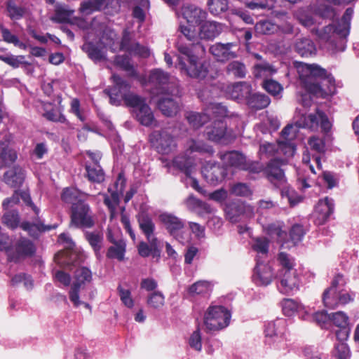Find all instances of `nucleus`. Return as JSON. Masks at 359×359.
<instances>
[{
  "label": "nucleus",
  "instance_id": "nucleus-38",
  "mask_svg": "<svg viewBox=\"0 0 359 359\" xmlns=\"http://www.w3.org/2000/svg\"><path fill=\"white\" fill-rule=\"evenodd\" d=\"M220 158L226 161V163L233 167L242 169V166L245 161V156L236 151L226 152L224 154H220Z\"/></svg>",
  "mask_w": 359,
  "mask_h": 359
},
{
  "label": "nucleus",
  "instance_id": "nucleus-62",
  "mask_svg": "<svg viewBox=\"0 0 359 359\" xmlns=\"http://www.w3.org/2000/svg\"><path fill=\"white\" fill-rule=\"evenodd\" d=\"M165 297L163 294L158 291L150 294L147 299V304L154 309H159L164 305Z\"/></svg>",
  "mask_w": 359,
  "mask_h": 359
},
{
  "label": "nucleus",
  "instance_id": "nucleus-2",
  "mask_svg": "<svg viewBox=\"0 0 359 359\" xmlns=\"http://www.w3.org/2000/svg\"><path fill=\"white\" fill-rule=\"evenodd\" d=\"M138 226L146 237L147 242L141 241L137 245V251L140 257L146 258L151 256L158 262L161 255L160 241L154 236L156 225L151 215L146 211H140L136 215Z\"/></svg>",
  "mask_w": 359,
  "mask_h": 359
},
{
  "label": "nucleus",
  "instance_id": "nucleus-33",
  "mask_svg": "<svg viewBox=\"0 0 359 359\" xmlns=\"http://www.w3.org/2000/svg\"><path fill=\"white\" fill-rule=\"evenodd\" d=\"M224 212L226 218L232 223L238 222L239 217L244 213V207L238 201H232L226 204Z\"/></svg>",
  "mask_w": 359,
  "mask_h": 359
},
{
  "label": "nucleus",
  "instance_id": "nucleus-50",
  "mask_svg": "<svg viewBox=\"0 0 359 359\" xmlns=\"http://www.w3.org/2000/svg\"><path fill=\"white\" fill-rule=\"evenodd\" d=\"M20 215L17 210L6 212L2 217V222L11 229H15L20 224Z\"/></svg>",
  "mask_w": 359,
  "mask_h": 359
},
{
  "label": "nucleus",
  "instance_id": "nucleus-29",
  "mask_svg": "<svg viewBox=\"0 0 359 359\" xmlns=\"http://www.w3.org/2000/svg\"><path fill=\"white\" fill-rule=\"evenodd\" d=\"M294 49L302 57H310L315 55L316 53V48L314 43L309 38L297 39Z\"/></svg>",
  "mask_w": 359,
  "mask_h": 359
},
{
  "label": "nucleus",
  "instance_id": "nucleus-44",
  "mask_svg": "<svg viewBox=\"0 0 359 359\" xmlns=\"http://www.w3.org/2000/svg\"><path fill=\"white\" fill-rule=\"evenodd\" d=\"M339 291L326 288L322 294L323 305L330 309H334L338 306Z\"/></svg>",
  "mask_w": 359,
  "mask_h": 359
},
{
  "label": "nucleus",
  "instance_id": "nucleus-28",
  "mask_svg": "<svg viewBox=\"0 0 359 359\" xmlns=\"http://www.w3.org/2000/svg\"><path fill=\"white\" fill-rule=\"evenodd\" d=\"M185 203L190 210L201 216L213 212V208L210 204L196 198L194 195H190L187 198Z\"/></svg>",
  "mask_w": 359,
  "mask_h": 359
},
{
  "label": "nucleus",
  "instance_id": "nucleus-13",
  "mask_svg": "<svg viewBox=\"0 0 359 359\" xmlns=\"http://www.w3.org/2000/svg\"><path fill=\"white\" fill-rule=\"evenodd\" d=\"M207 138L217 143L226 144L229 140V134L226 123L222 120H216L206 127L205 131Z\"/></svg>",
  "mask_w": 359,
  "mask_h": 359
},
{
  "label": "nucleus",
  "instance_id": "nucleus-43",
  "mask_svg": "<svg viewBox=\"0 0 359 359\" xmlns=\"http://www.w3.org/2000/svg\"><path fill=\"white\" fill-rule=\"evenodd\" d=\"M228 74H232L236 78H244L247 73L245 64L238 60H233L229 62L225 68Z\"/></svg>",
  "mask_w": 359,
  "mask_h": 359
},
{
  "label": "nucleus",
  "instance_id": "nucleus-4",
  "mask_svg": "<svg viewBox=\"0 0 359 359\" xmlns=\"http://www.w3.org/2000/svg\"><path fill=\"white\" fill-rule=\"evenodd\" d=\"M231 317V312L224 306H210L205 312L203 323L208 331H218L229 325Z\"/></svg>",
  "mask_w": 359,
  "mask_h": 359
},
{
  "label": "nucleus",
  "instance_id": "nucleus-24",
  "mask_svg": "<svg viewBox=\"0 0 359 359\" xmlns=\"http://www.w3.org/2000/svg\"><path fill=\"white\" fill-rule=\"evenodd\" d=\"M20 226L22 230L27 231L29 236L34 238H37L41 233L55 228V226L44 224L39 217L36 219L34 222L24 221L20 223Z\"/></svg>",
  "mask_w": 359,
  "mask_h": 359
},
{
  "label": "nucleus",
  "instance_id": "nucleus-46",
  "mask_svg": "<svg viewBox=\"0 0 359 359\" xmlns=\"http://www.w3.org/2000/svg\"><path fill=\"white\" fill-rule=\"evenodd\" d=\"M207 6L212 15L218 16L229 9V0H208Z\"/></svg>",
  "mask_w": 359,
  "mask_h": 359
},
{
  "label": "nucleus",
  "instance_id": "nucleus-22",
  "mask_svg": "<svg viewBox=\"0 0 359 359\" xmlns=\"http://www.w3.org/2000/svg\"><path fill=\"white\" fill-rule=\"evenodd\" d=\"M281 292L288 293L299 286V277L296 269L280 271Z\"/></svg>",
  "mask_w": 359,
  "mask_h": 359
},
{
  "label": "nucleus",
  "instance_id": "nucleus-47",
  "mask_svg": "<svg viewBox=\"0 0 359 359\" xmlns=\"http://www.w3.org/2000/svg\"><path fill=\"white\" fill-rule=\"evenodd\" d=\"M174 165L182 171L186 176L190 177L194 165L193 160L185 156H178L173 161Z\"/></svg>",
  "mask_w": 359,
  "mask_h": 359
},
{
  "label": "nucleus",
  "instance_id": "nucleus-14",
  "mask_svg": "<svg viewBox=\"0 0 359 359\" xmlns=\"http://www.w3.org/2000/svg\"><path fill=\"white\" fill-rule=\"evenodd\" d=\"M177 65L182 72L191 78L203 79L208 72L206 65L198 62V57H196L194 62H188V65L183 60L182 57H179Z\"/></svg>",
  "mask_w": 359,
  "mask_h": 359
},
{
  "label": "nucleus",
  "instance_id": "nucleus-55",
  "mask_svg": "<svg viewBox=\"0 0 359 359\" xmlns=\"http://www.w3.org/2000/svg\"><path fill=\"white\" fill-rule=\"evenodd\" d=\"M18 155L14 149L8 147L0 149V158L5 166H9L17 159Z\"/></svg>",
  "mask_w": 359,
  "mask_h": 359
},
{
  "label": "nucleus",
  "instance_id": "nucleus-19",
  "mask_svg": "<svg viewBox=\"0 0 359 359\" xmlns=\"http://www.w3.org/2000/svg\"><path fill=\"white\" fill-rule=\"evenodd\" d=\"M207 13L202 8L193 5H186L182 8V15L189 24L201 25L207 18Z\"/></svg>",
  "mask_w": 359,
  "mask_h": 359
},
{
  "label": "nucleus",
  "instance_id": "nucleus-37",
  "mask_svg": "<svg viewBox=\"0 0 359 359\" xmlns=\"http://www.w3.org/2000/svg\"><path fill=\"white\" fill-rule=\"evenodd\" d=\"M105 5V0H87L81 4L79 11L84 15H90L94 11L102 10Z\"/></svg>",
  "mask_w": 359,
  "mask_h": 359
},
{
  "label": "nucleus",
  "instance_id": "nucleus-34",
  "mask_svg": "<svg viewBox=\"0 0 359 359\" xmlns=\"http://www.w3.org/2000/svg\"><path fill=\"white\" fill-rule=\"evenodd\" d=\"M335 92L336 91H332V93L327 94L326 91H304L299 93L298 102L304 107H310L314 98L318 97L324 98L326 95H333Z\"/></svg>",
  "mask_w": 359,
  "mask_h": 359
},
{
  "label": "nucleus",
  "instance_id": "nucleus-59",
  "mask_svg": "<svg viewBox=\"0 0 359 359\" xmlns=\"http://www.w3.org/2000/svg\"><path fill=\"white\" fill-rule=\"evenodd\" d=\"M252 248V250L257 253L267 255L269 248V240L266 237L256 238Z\"/></svg>",
  "mask_w": 359,
  "mask_h": 359
},
{
  "label": "nucleus",
  "instance_id": "nucleus-21",
  "mask_svg": "<svg viewBox=\"0 0 359 359\" xmlns=\"http://www.w3.org/2000/svg\"><path fill=\"white\" fill-rule=\"evenodd\" d=\"M253 276L262 285H269L275 278L272 267L269 264L260 262L258 259L254 269Z\"/></svg>",
  "mask_w": 359,
  "mask_h": 359
},
{
  "label": "nucleus",
  "instance_id": "nucleus-32",
  "mask_svg": "<svg viewBox=\"0 0 359 359\" xmlns=\"http://www.w3.org/2000/svg\"><path fill=\"white\" fill-rule=\"evenodd\" d=\"M88 196V194L82 192L76 188L66 187L63 189L60 197L64 203L73 205L79 200H83V197Z\"/></svg>",
  "mask_w": 359,
  "mask_h": 359
},
{
  "label": "nucleus",
  "instance_id": "nucleus-64",
  "mask_svg": "<svg viewBox=\"0 0 359 359\" xmlns=\"http://www.w3.org/2000/svg\"><path fill=\"white\" fill-rule=\"evenodd\" d=\"M316 13L323 19H332L335 16V10L329 5H320L316 10Z\"/></svg>",
  "mask_w": 359,
  "mask_h": 359
},
{
  "label": "nucleus",
  "instance_id": "nucleus-60",
  "mask_svg": "<svg viewBox=\"0 0 359 359\" xmlns=\"http://www.w3.org/2000/svg\"><path fill=\"white\" fill-rule=\"evenodd\" d=\"M210 285L208 282L199 280L192 284L188 289L190 295L201 294L208 292Z\"/></svg>",
  "mask_w": 359,
  "mask_h": 359
},
{
  "label": "nucleus",
  "instance_id": "nucleus-57",
  "mask_svg": "<svg viewBox=\"0 0 359 359\" xmlns=\"http://www.w3.org/2000/svg\"><path fill=\"white\" fill-rule=\"evenodd\" d=\"M353 13V10L352 8H346L345 13H344L340 21L337 22V24L341 27L342 30H341V33L344 35H348L349 34L350 30V22Z\"/></svg>",
  "mask_w": 359,
  "mask_h": 359
},
{
  "label": "nucleus",
  "instance_id": "nucleus-48",
  "mask_svg": "<svg viewBox=\"0 0 359 359\" xmlns=\"http://www.w3.org/2000/svg\"><path fill=\"white\" fill-rule=\"evenodd\" d=\"M186 118L187 119L189 124L196 129L203 126L210 119L209 116L206 114L193 111L189 112L186 115Z\"/></svg>",
  "mask_w": 359,
  "mask_h": 359
},
{
  "label": "nucleus",
  "instance_id": "nucleus-53",
  "mask_svg": "<svg viewBox=\"0 0 359 359\" xmlns=\"http://www.w3.org/2000/svg\"><path fill=\"white\" fill-rule=\"evenodd\" d=\"M280 305L283 313L286 316H293L301 307V304L292 299H283Z\"/></svg>",
  "mask_w": 359,
  "mask_h": 359
},
{
  "label": "nucleus",
  "instance_id": "nucleus-25",
  "mask_svg": "<svg viewBox=\"0 0 359 359\" xmlns=\"http://www.w3.org/2000/svg\"><path fill=\"white\" fill-rule=\"evenodd\" d=\"M245 103L249 107L255 109H262L266 107L270 103L269 97L259 93L245 91Z\"/></svg>",
  "mask_w": 359,
  "mask_h": 359
},
{
  "label": "nucleus",
  "instance_id": "nucleus-63",
  "mask_svg": "<svg viewBox=\"0 0 359 359\" xmlns=\"http://www.w3.org/2000/svg\"><path fill=\"white\" fill-rule=\"evenodd\" d=\"M135 43L136 41L133 39L130 32L125 29L123 32V36L120 44V49L129 53L134 43Z\"/></svg>",
  "mask_w": 359,
  "mask_h": 359
},
{
  "label": "nucleus",
  "instance_id": "nucleus-6",
  "mask_svg": "<svg viewBox=\"0 0 359 359\" xmlns=\"http://www.w3.org/2000/svg\"><path fill=\"white\" fill-rule=\"evenodd\" d=\"M284 165V161L274 158L264 165L263 175L276 189H280L287 185V177L283 168Z\"/></svg>",
  "mask_w": 359,
  "mask_h": 359
},
{
  "label": "nucleus",
  "instance_id": "nucleus-8",
  "mask_svg": "<svg viewBox=\"0 0 359 359\" xmlns=\"http://www.w3.org/2000/svg\"><path fill=\"white\" fill-rule=\"evenodd\" d=\"M159 218L168 233L175 239L181 243L188 240L184 236L185 224L182 219L169 213L161 214Z\"/></svg>",
  "mask_w": 359,
  "mask_h": 359
},
{
  "label": "nucleus",
  "instance_id": "nucleus-61",
  "mask_svg": "<svg viewBox=\"0 0 359 359\" xmlns=\"http://www.w3.org/2000/svg\"><path fill=\"white\" fill-rule=\"evenodd\" d=\"M275 1L273 0H256L248 3L247 6L252 10H272L274 8Z\"/></svg>",
  "mask_w": 359,
  "mask_h": 359
},
{
  "label": "nucleus",
  "instance_id": "nucleus-51",
  "mask_svg": "<svg viewBox=\"0 0 359 359\" xmlns=\"http://www.w3.org/2000/svg\"><path fill=\"white\" fill-rule=\"evenodd\" d=\"M0 60L4 62L7 65L11 66L13 68H18L20 65L25 66H30L31 63L29 62L25 61L24 55H0Z\"/></svg>",
  "mask_w": 359,
  "mask_h": 359
},
{
  "label": "nucleus",
  "instance_id": "nucleus-30",
  "mask_svg": "<svg viewBox=\"0 0 359 359\" xmlns=\"http://www.w3.org/2000/svg\"><path fill=\"white\" fill-rule=\"evenodd\" d=\"M175 78L161 69L151 70L148 76V83L154 86H163L174 83Z\"/></svg>",
  "mask_w": 359,
  "mask_h": 359
},
{
  "label": "nucleus",
  "instance_id": "nucleus-15",
  "mask_svg": "<svg viewBox=\"0 0 359 359\" xmlns=\"http://www.w3.org/2000/svg\"><path fill=\"white\" fill-rule=\"evenodd\" d=\"M235 46L233 43L218 42L210 47L209 52L217 62L224 63L237 57L236 53L232 50Z\"/></svg>",
  "mask_w": 359,
  "mask_h": 359
},
{
  "label": "nucleus",
  "instance_id": "nucleus-20",
  "mask_svg": "<svg viewBox=\"0 0 359 359\" xmlns=\"http://www.w3.org/2000/svg\"><path fill=\"white\" fill-rule=\"evenodd\" d=\"M334 203L332 198L325 197L323 200H320L316 208V213L317 214V221L319 224L325 223L334 212Z\"/></svg>",
  "mask_w": 359,
  "mask_h": 359
},
{
  "label": "nucleus",
  "instance_id": "nucleus-27",
  "mask_svg": "<svg viewBox=\"0 0 359 359\" xmlns=\"http://www.w3.org/2000/svg\"><path fill=\"white\" fill-rule=\"evenodd\" d=\"M5 182L11 187H20L25 180L24 170L19 165H15L4 175Z\"/></svg>",
  "mask_w": 359,
  "mask_h": 359
},
{
  "label": "nucleus",
  "instance_id": "nucleus-26",
  "mask_svg": "<svg viewBox=\"0 0 359 359\" xmlns=\"http://www.w3.org/2000/svg\"><path fill=\"white\" fill-rule=\"evenodd\" d=\"M41 104L43 109L42 116L47 121L61 123H65L67 121L60 110L53 107V103L50 101L43 100L41 101Z\"/></svg>",
  "mask_w": 359,
  "mask_h": 359
},
{
  "label": "nucleus",
  "instance_id": "nucleus-10",
  "mask_svg": "<svg viewBox=\"0 0 359 359\" xmlns=\"http://www.w3.org/2000/svg\"><path fill=\"white\" fill-rule=\"evenodd\" d=\"M149 142L161 154H168L177 147L173 136L165 130L153 131L149 135Z\"/></svg>",
  "mask_w": 359,
  "mask_h": 359
},
{
  "label": "nucleus",
  "instance_id": "nucleus-58",
  "mask_svg": "<svg viewBox=\"0 0 359 359\" xmlns=\"http://www.w3.org/2000/svg\"><path fill=\"white\" fill-rule=\"evenodd\" d=\"M305 234L304 226L299 224H294L290 230V237L294 244L302 241Z\"/></svg>",
  "mask_w": 359,
  "mask_h": 359
},
{
  "label": "nucleus",
  "instance_id": "nucleus-17",
  "mask_svg": "<svg viewBox=\"0 0 359 359\" xmlns=\"http://www.w3.org/2000/svg\"><path fill=\"white\" fill-rule=\"evenodd\" d=\"M109 98V102L112 105L130 106L137 104L139 101V95L134 93L133 91H104Z\"/></svg>",
  "mask_w": 359,
  "mask_h": 359
},
{
  "label": "nucleus",
  "instance_id": "nucleus-1",
  "mask_svg": "<svg viewBox=\"0 0 359 359\" xmlns=\"http://www.w3.org/2000/svg\"><path fill=\"white\" fill-rule=\"evenodd\" d=\"M294 65L305 90H324L325 87L335 90L343 87L341 81H336L330 73L318 65L302 62H295Z\"/></svg>",
  "mask_w": 359,
  "mask_h": 359
},
{
  "label": "nucleus",
  "instance_id": "nucleus-11",
  "mask_svg": "<svg viewBox=\"0 0 359 359\" xmlns=\"http://www.w3.org/2000/svg\"><path fill=\"white\" fill-rule=\"evenodd\" d=\"M74 278L75 280L69 290V297L74 306L78 307L81 304L79 294L81 287L92 280V272L88 268L82 266L75 271Z\"/></svg>",
  "mask_w": 359,
  "mask_h": 359
},
{
  "label": "nucleus",
  "instance_id": "nucleus-45",
  "mask_svg": "<svg viewBox=\"0 0 359 359\" xmlns=\"http://www.w3.org/2000/svg\"><path fill=\"white\" fill-rule=\"evenodd\" d=\"M276 72V69L266 61L260 62L254 66V74L256 78H268Z\"/></svg>",
  "mask_w": 359,
  "mask_h": 359
},
{
  "label": "nucleus",
  "instance_id": "nucleus-54",
  "mask_svg": "<svg viewBox=\"0 0 359 359\" xmlns=\"http://www.w3.org/2000/svg\"><path fill=\"white\" fill-rule=\"evenodd\" d=\"M277 29V26L269 20H261L255 25V31L257 34H271Z\"/></svg>",
  "mask_w": 359,
  "mask_h": 359
},
{
  "label": "nucleus",
  "instance_id": "nucleus-52",
  "mask_svg": "<svg viewBox=\"0 0 359 359\" xmlns=\"http://www.w3.org/2000/svg\"><path fill=\"white\" fill-rule=\"evenodd\" d=\"M114 62L117 66L128 72L130 76H137V72L130 64V59L127 55H116L114 58Z\"/></svg>",
  "mask_w": 359,
  "mask_h": 359
},
{
  "label": "nucleus",
  "instance_id": "nucleus-12",
  "mask_svg": "<svg viewBox=\"0 0 359 359\" xmlns=\"http://www.w3.org/2000/svg\"><path fill=\"white\" fill-rule=\"evenodd\" d=\"M139 101L130 107L134 108L136 120L142 126L149 127L156 126V120L151 107L147 104V99L139 95Z\"/></svg>",
  "mask_w": 359,
  "mask_h": 359
},
{
  "label": "nucleus",
  "instance_id": "nucleus-35",
  "mask_svg": "<svg viewBox=\"0 0 359 359\" xmlns=\"http://www.w3.org/2000/svg\"><path fill=\"white\" fill-rule=\"evenodd\" d=\"M88 57L95 62H100L104 59V54L102 50L95 43L91 41L86 42L81 46Z\"/></svg>",
  "mask_w": 359,
  "mask_h": 359
},
{
  "label": "nucleus",
  "instance_id": "nucleus-41",
  "mask_svg": "<svg viewBox=\"0 0 359 359\" xmlns=\"http://www.w3.org/2000/svg\"><path fill=\"white\" fill-rule=\"evenodd\" d=\"M187 150L190 153L197 152L199 154H212L214 149L211 146L208 145L203 141L191 139L187 142Z\"/></svg>",
  "mask_w": 359,
  "mask_h": 359
},
{
  "label": "nucleus",
  "instance_id": "nucleus-36",
  "mask_svg": "<svg viewBox=\"0 0 359 359\" xmlns=\"http://www.w3.org/2000/svg\"><path fill=\"white\" fill-rule=\"evenodd\" d=\"M126 245L124 241L120 240L118 243L110 246L107 252L106 256L108 259H116L119 262L124 260Z\"/></svg>",
  "mask_w": 359,
  "mask_h": 359
},
{
  "label": "nucleus",
  "instance_id": "nucleus-31",
  "mask_svg": "<svg viewBox=\"0 0 359 359\" xmlns=\"http://www.w3.org/2000/svg\"><path fill=\"white\" fill-rule=\"evenodd\" d=\"M84 237L93 250L95 256L100 257V250L103 246V233L99 231H86L84 232Z\"/></svg>",
  "mask_w": 359,
  "mask_h": 359
},
{
  "label": "nucleus",
  "instance_id": "nucleus-39",
  "mask_svg": "<svg viewBox=\"0 0 359 359\" xmlns=\"http://www.w3.org/2000/svg\"><path fill=\"white\" fill-rule=\"evenodd\" d=\"M85 169L90 182L100 184L104 181V172L100 165L90 166L86 164Z\"/></svg>",
  "mask_w": 359,
  "mask_h": 359
},
{
  "label": "nucleus",
  "instance_id": "nucleus-18",
  "mask_svg": "<svg viewBox=\"0 0 359 359\" xmlns=\"http://www.w3.org/2000/svg\"><path fill=\"white\" fill-rule=\"evenodd\" d=\"M156 107L166 117L176 116L180 109L179 102L169 93H163L159 96L156 102Z\"/></svg>",
  "mask_w": 359,
  "mask_h": 359
},
{
  "label": "nucleus",
  "instance_id": "nucleus-7",
  "mask_svg": "<svg viewBox=\"0 0 359 359\" xmlns=\"http://www.w3.org/2000/svg\"><path fill=\"white\" fill-rule=\"evenodd\" d=\"M71 224L79 229H90L95 225L90 205L79 200L71 207Z\"/></svg>",
  "mask_w": 359,
  "mask_h": 359
},
{
  "label": "nucleus",
  "instance_id": "nucleus-49",
  "mask_svg": "<svg viewBox=\"0 0 359 359\" xmlns=\"http://www.w3.org/2000/svg\"><path fill=\"white\" fill-rule=\"evenodd\" d=\"M6 11L8 12V17L13 20H18L22 18L26 13L25 8L18 6L12 0H8L7 1Z\"/></svg>",
  "mask_w": 359,
  "mask_h": 359
},
{
  "label": "nucleus",
  "instance_id": "nucleus-3",
  "mask_svg": "<svg viewBox=\"0 0 359 359\" xmlns=\"http://www.w3.org/2000/svg\"><path fill=\"white\" fill-rule=\"evenodd\" d=\"M295 126L299 128H306L313 131L320 127L324 134H327L332 127L327 114L320 108H316L314 113L302 114L295 121Z\"/></svg>",
  "mask_w": 359,
  "mask_h": 359
},
{
  "label": "nucleus",
  "instance_id": "nucleus-56",
  "mask_svg": "<svg viewBox=\"0 0 359 359\" xmlns=\"http://www.w3.org/2000/svg\"><path fill=\"white\" fill-rule=\"evenodd\" d=\"M229 191L233 195L243 197L248 196L252 194L249 186L242 182H238L231 185Z\"/></svg>",
  "mask_w": 359,
  "mask_h": 359
},
{
  "label": "nucleus",
  "instance_id": "nucleus-9",
  "mask_svg": "<svg viewBox=\"0 0 359 359\" xmlns=\"http://www.w3.org/2000/svg\"><path fill=\"white\" fill-rule=\"evenodd\" d=\"M8 255V260L17 263L21 258L33 256L36 252L34 244L26 238H20L15 243L13 248H10L7 241V248L5 249Z\"/></svg>",
  "mask_w": 359,
  "mask_h": 359
},
{
  "label": "nucleus",
  "instance_id": "nucleus-16",
  "mask_svg": "<svg viewBox=\"0 0 359 359\" xmlns=\"http://www.w3.org/2000/svg\"><path fill=\"white\" fill-rule=\"evenodd\" d=\"M202 174L208 183L215 185L224 180L227 172L226 168L219 163H207L202 168Z\"/></svg>",
  "mask_w": 359,
  "mask_h": 359
},
{
  "label": "nucleus",
  "instance_id": "nucleus-23",
  "mask_svg": "<svg viewBox=\"0 0 359 359\" xmlns=\"http://www.w3.org/2000/svg\"><path fill=\"white\" fill-rule=\"evenodd\" d=\"M222 31V25L215 21H205L203 23L198 32L201 39L212 40L220 34Z\"/></svg>",
  "mask_w": 359,
  "mask_h": 359
},
{
  "label": "nucleus",
  "instance_id": "nucleus-42",
  "mask_svg": "<svg viewBox=\"0 0 359 359\" xmlns=\"http://www.w3.org/2000/svg\"><path fill=\"white\" fill-rule=\"evenodd\" d=\"M126 185V179L123 172L118 173L116 181L114 183L116 190L112 191L111 188H108V191L111 194V198L115 205H118L119 202L118 192L122 193Z\"/></svg>",
  "mask_w": 359,
  "mask_h": 359
},
{
  "label": "nucleus",
  "instance_id": "nucleus-5",
  "mask_svg": "<svg viewBox=\"0 0 359 359\" xmlns=\"http://www.w3.org/2000/svg\"><path fill=\"white\" fill-rule=\"evenodd\" d=\"M341 30H342L341 27L336 23L330 24L321 29L314 28L312 29V32L321 41L325 42L328 48L338 51L344 50V39L348 36L342 34Z\"/></svg>",
  "mask_w": 359,
  "mask_h": 359
},
{
  "label": "nucleus",
  "instance_id": "nucleus-40",
  "mask_svg": "<svg viewBox=\"0 0 359 359\" xmlns=\"http://www.w3.org/2000/svg\"><path fill=\"white\" fill-rule=\"evenodd\" d=\"M200 48L204 51V47L200 43H192L191 46L184 45L180 42L177 43V48L179 53L184 56L182 57L183 60H186L187 62L192 61L194 62L197 57L194 53L192 48ZM182 57V56H180Z\"/></svg>",
  "mask_w": 359,
  "mask_h": 359
}]
</instances>
